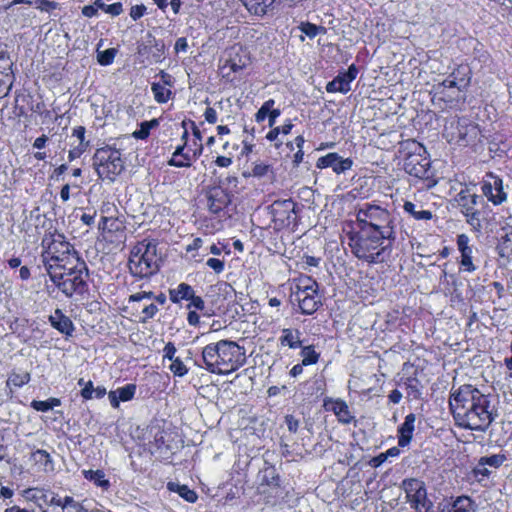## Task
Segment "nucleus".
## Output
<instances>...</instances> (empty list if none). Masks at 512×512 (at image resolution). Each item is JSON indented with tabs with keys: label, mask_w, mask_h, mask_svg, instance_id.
<instances>
[{
	"label": "nucleus",
	"mask_w": 512,
	"mask_h": 512,
	"mask_svg": "<svg viewBox=\"0 0 512 512\" xmlns=\"http://www.w3.org/2000/svg\"><path fill=\"white\" fill-rule=\"evenodd\" d=\"M293 295L299 304L302 314L305 315L314 314L322 304L318 290H313V292H293Z\"/></svg>",
	"instance_id": "obj_19"
},
{
	"label": "nucleus",
	"mask_w": 512,
	"mask_h": 512,
	"mask_svg": "<svg viewBox=\"0 0 512 512\" xmlns=\"http://www.w3.org/2000/svg\"><path fill=\"white\" fill-rule=\"evenodd\" d=\"M169 370L178 377H183L188 373V368L180 358H175L171 361Z\"/></svg>",
	"instance_id": "obj_52"
},
{
	"label": "nucleus",
	"mask_w": 512,
	"mask_h": 512,
	"mask_svg": "<svg viewBox=\"0 0 512 512\" xmlns=\"http://www.w3.org/2000/svg\"><path fill=\"white\" fill-rule=\"evenodd\" d=\"M158 261L156 244L142 241L132 248L128 267L134 277L142 279L150 277L158 271Z\"/></svg>",
	"instance_id": "obj_7"
},
{
	"label": "nucleus",
	"mask_w": 512,
	"mask_h": 512,
	"mask_svg": "<svg viewBox=\"0 0 512 512\" xmlns=\"http://www.w3.org/2000/svg\"><path fill=\"white\" fill-rule=\"evenodd\" d=\"M116 53L117 51L114 48H109L104 51H100L98 52L97 60L103 66L110 65L113 63Z\"/></svg>",
	"instance_id": "obj_51"
},
{
	"label": "nucleus",
	"mask_w": 512,
	"mask_h": 512,
	"mask_svg": "<svg viewBox=\"0 0 512 512\" xmlns=\"http://www.w3.org/2000/svg\"><path fill=\"white\" fill-rule=\"evenodd\" d=\"M62 503H64V497L50 490L46 504V507H48V512H60L63 506Z\"/></svg>",
	"instance_id": "obj_42"
},
{
	"label": "nucleus",
	"mask_w": 512,
	"mask_h": 512,
	"mask_svg": "<svg viewBox=\"0 0 512 512\" xmlns=\"http://www.w3.org/2000/svg\"><path fill=\"white\" fill-rule=\"evenodd\" d=\"M457 249L460 253V267L463 271L472 273L477 267L473 263V245L470 244V238L467 234H459L456 239Z\"/></svg>",
	"instance_id": "obj_15"
},
{
	"label": "nucleus",
	"mask_w": 512,
	"mask_h": 512,
	"mask_svg": "<svg viewBox=\"0 0 512 512\" xmlns=\"http://www.w3.org/2000/svg\"><path fill=\"white\" fill-rule=\"evenodd\" d=\"M202 360L208 372L229 375L246 363V352L235 341L220 340L203 348Z\"/></svg>",
	"instance_id": "obj_2"
},
{
	"label": "nucleus",
	"mask_w": 512,
	"mask_h": 512,
	"mask_svg": "<svg viewBox=\"0 0 512 512\" xmlns=\"http://www.w3.org/2000/svg\"><path fill=\"white\" fill-rule=\"evenodd\" d=\"M151 90L157 103L168 102L172 95L170 88L159 83H152Z\"/></svg>",
	"instance_id": "obj_35"
},
{
	"label": "nucleus",
	"mask_w": 512,
	"mask_h": 512,
	"mask_svg": "<svg viewBox=\"0 0 512 512\" xmlns=\"http://www.w3.org/2000/svg\"><path fill=\"white\" fill-rule=\"evenodd\" d=\"M466 222L471 226L472 231L481 232L482 224L480 220V212L478 210L464 214Z\"/></svg>",
	"instance_id": "obj_48"
},
{
	"label": "nucleus",
	"mask_w": 512,
	"mask_h": 512,
	"mask_svg": "<svg viewBox=\"0 0 512 512\" xmlns=\"http://www.w3.org/2000/svg\"><path fill=\"white\" fill-rule=\"evenodd\" d=\"M296 204L291 199L277 200L270 206V213L276 228L290 226L296 220Z\"/></svg>",
	"instance_id": "obj_11"
},
{
	"label": "nucleus",
	"mask_w": 512,
	"mask_h": 512,
	"mask_svg": "<svg viewBox=\"0 0 512 512\" xmlns=\"http://www.w3.org/2000/svg\"><path fill=\"white\" fill-rule=\"evenodd\" d=\"M318 283L308 276L300 277L295 284V290L293 292H313V290H318Z\"/></svg>",
	"instance_id": "obj_37"
},
{
	"label": "nucleus",
	"mask_w": 512,
	"mask_h": 512,
	"mask_svg": "<svg viewBox=\"0 0 512 512\" xmlns=\"http://www.w3.org/2000/svg\"><path fill=\"white\" fill-rule=\"evenodd\" d=\"M167 488L169 491L177 493L189 503H194L197 500V494L186 485H181L176 482H168Z\"/></svg>",
	"instance_id": "obj_32"
},
{
	"label": "nucleus",
	"mask_w": 512,
	"mask_h": 512,
	"mask_svg": "<svg viewBox=\"0 0 512 512\" xmlns=\"http://www.w3.org/2000/svg\"><path fill=\"white\" fill-rule=\"evenodd\" d=\"M43 247V263L48 272L54 268H65L69 265H82V260L78 256L72 244L66 237L58 232L46 235L42 240Z\"/></svg>",
	"instance_id": "obj_4"
},
{
	"label": "nucleus",
	"mask_w": 512,
	"mask_h": 512,
	"mask_svg": "<svg viewBox=\"0 0 512 512\" xmlns=\"http://www.w3.org/2000/svg\"><path fill=\"white\" fill-rule=\"evenodd\" d=\"M473 474L478 479V481H482L490 476L491 471L487 468V466L484 463H482L479 460L477 465L473 469Z\"/></svg>",
	"instance_id": "obj_57"
},
{
	"label": "nucleus",
	"mask_w": 512,
	"mask_h": 512,
	"mask_svg": "<svg viewBox=\"0 0 512 512\" xmlns=\"http://www.w3.org/2000/svg\"><path fill=\"white\" fill-rule=\"evenodd\" d=\"M60 404L61 402L58 398H49L46 401L33 400L31 402V407L36 411L47 412Z\"/></svg>",
	"instance_id": "obj_38"
},
{
	"label": "nucleus",
	"mask_w": 512,
	"mask_h": 512,
	"mask_svg": "<svg viewBox=\"0 0 512 512\" xmlns=\"http://www.w3.org/2000/svg\"><path fill=\"white\" fill-rule=\"evenodd\" d=\"M403 487L411 508L417 512H430L432 503L427 499L424 482L418 479H408L403 481Z\"/></svg>",
	"instance_id": "obj_10"
},
{
	"label": "nucleus",
	"mask_w": 512,
	"mask_h": 512,
	"mask_svg": "<svg viewBox=\"0 0 512 512\" xmlns=\"http://www.w3.org/2000/svg\"><path fill=\"white\" fill-rule=\"evenodd\" d=\"M324 407L326 410L332 411L337 417V420L342 424H350L355 419L348 404L342 399H326L324 401Z\"/></svg>",
	"instance_id": "obj_20"
},
{
	"label": "nucleus",
	"mask_w": 512,
	"mask_h": 512,
	"mask_svg": "<svg viewBox=\"0 0 512 512\" xmlns=\"http://www.w3.org/2000/svg\"><path fill=\"white\" fill-rule=\"evenodd\" d=\"M206 265L212 269L216 274H220L225 269V262L218 258H209L206 261Z\"/></svg>",
	"instance_id": "obj_59"
},
{
	"label": "nucleus",
	"mask_w": 512,
	"mask_h": 512,
	"mask_svg": "<svg viewBox=\"0 0 512 512\" xmlns=\"http://www.w3.org/2000/svg\"><path fill=\"white\" fill-rule=\"evenodd\" d=\"M86 270V264L82 262L81 266L72 264L63 269L54 268L47 274L65 296L72 297L74 294H83L87 290Z\"/></svg>",
	"instance_id": "obj_6"
},
{
	"label": "nucleus",
	"mask_w": 512,
	"mask_h": 512,
	"mask_svg": "<svg viewBox=\"0 0 512 512\" xmlns=\"http://www.w3.org/2000/svg\"><path fill=\"white\" fill-rule=\"evenodd\" d=\"M146 10H147V8L143 4L134 5L131 7L129 15L133 20L136 21V20L140 19L142 16H144V14L146 13Z\"/></svg>",
	"instance_id": "obj_62"
},
{
	"label": "nucleus",
	"mask_w": 512,
	"mask_h": 512,
	"mask_svg": "<svg viewBox=\"0 0 512 512\" xmlns=\"http://www.w3.org/2000/svg\"><path fill=\"white\" fill-rule=\"evenodd\" d=\"M13 62L9 55L5 52H0V75H13L11 72Z\"/></svg>",
	"instance_id": "obj_55"
},
{
	"label": "nucleus",
	"mask_w": 512,
	"mask_h": 512,
	"mask_svg": "<svg viewBox=\"0 0 512 512\" xmlns=\"http://www.w3.org/2000/svg\"><path fill=\"white\" fill-rule=\"evenodd\" d=\"M95 5L98 7V9H101L112 16H118L123 12V6L120 2H115L108 5L103 0H96Z\"/></svg>",
	"instance_id": "obj_44"
},
{
	"label": "nucleus",
	"mask_w": 512,
	"mask_h": 512,
	"mask_svg": "<svg viewBox=\"0 0 512 512\" xmlns=\"http://www.w3.org/2000/svg\"><path fill=\"white\" fill-rule=\"evenodd\" d=\"M440 86L444 88H457L459 91H463L468 87V80L467 78H454L451 74L448 78L443 80V82L440 84Z\"/></svg>",
	"instance_id": "obj_41"
},
{
	"label": "nucleus",
	"mask_w": 512,
	"mask_h": 512,
	"mask_svg": "<svg viewBox=\"0 0 512 512\" xmlns=\"http://www.w3.org/2000/svg\"><path fill=\"white\" fill-rule=\"evenodd\" d=\"M31 460L43 472L54 471L53 460H52L50 454L45 450L38 449V450L34 451L31 455Z\"/></svg>",
	"instance_id": "obj_28"
},
{
	"label": "nucleus",
	"mask_w": 512,
	"mask_h": 512,
	"mask_svg": "<svg viewBox=\"0 0 512 512\" xmlns=\"http://www.w3.org/2000/svg\"><path fill=\"white\" fill-rule=\"evenodd\" d=\"M245 7L256 15H264L276 0H241Z\"/></svg>",
	"instance_id": "obj_31"
},
{
	"label": "nucleus",
	"mask_w": 512,
	"mask_h": 512,
	"mask_svg": "<svg viewBox=\"0 0 512 512\" xmlns=\"http://www.w3.org/2000/svg\"><path fill=\"white\" fill-rule=\"evenodd\" d=\"M478 132V127L475 124L458 121L451 141H454L459 146H467L477 138Z\"/></svg>",
	"instance_id": "obj_18"
},
{
	"label": "nucleus",
	"mask_w": 512,
	"mask_h": 512,
	"mask_svg": "<svg viewBox=\"0 0 512 512\" xmlns=\"http://www.w3.org/2000/svg\"><path fill=\"white\" fill-rule=\"evenodd\" d=\"M299 30L305 34L310 39L316 37L319 33H325V28L322 26H317L310 22H302L299 25Z\"/></svg>",
	"instance_id": "obj_45"
},
{
	"label": "nucleus",
	"mask_w": 512,
	"mask_h": 512,
	"mask_svg": "<svg viewBox=\"0 0 512 512\" xmlns=\"http://www.w3.org/2000/svg\"><path fill=\"white\" fill-rule=\"evenodd\" d=\"M353 161L350 158H342L337 153H328L320 157L316 162L318 169L332 168L336 174H341L352 168Z\"/></svg>",
	"instance_id": "obj_16"
},
{
	"label": "nucleus",
	"mask_w": 512,
	"mask_h": 512,
	"mask_svg": "<svg viewBox=\"0 0 512 512\" xmlns=\"http://www.w3.org/2000/svg\"><path fill=\"white\" fill-rule=\"evenodd\" d=\"M358 75L357 67L352 64L348 67L347 71L339 73L332 81L326 85V90L329 93L340 92L343 94L351 90V83Z\"/></svg>",
	"instance_id": "obj_14"
},
{
	"label": "nucleus",
	"mask_w": 512,
	"mask_h": 512,
	"mask_svg": "<svg viewBox=\"0 0 512 512\" xmlns=\"http://www.w3.org/2000/svg\"><path fill=\"white\" fill-rule=\"evenodd\" d=\"M93 165L97 175L102 179L114 181L124 169V162L121 152L110 146H105L96 150L93 156Z\"/></svg>",
	"instance_id": "obj_8"
},
{
	"label": "nucleus",
	"mask_w": 512,
	"mask_h": 512,
	"mask_svg": "<svg viewBox=\"0 0 512 512\" xmlns=\"http://www.w3.org/2000/svg\"><path fill=\"white\" fill-rule=\"evenodd\" d=\"M82 473L85 479L92 481L96 486L103 489L109 488L110 482L105 478L102 470H83Z\"/></svg>",
	"instance_id": "obj_33"
},
{
	"label": "nucleus",
	"mask_w": 512,
	"mask_h": 512,
	"mask_svg": "<svg viewBox=\"0 0 512 512\" xmlns=\"http://www.w3.org/2000/svg\"><path fill=\"white\" fill-rule=\"evenodd\" d=\"M60 512H88L81 503L76 501L72 496H64V503Z\"/></svg>",
	"instance_id": "obj_40"
},
{
	"label": "nucleus",
	"mask_w": 512,
	"mask_h": 512,
	"mask_svg": "<svg viewBox=\"0 0 512 512\" xmlns=\"http://www.w3.org/2000/svg\"><path fill=\"white\" fill-rule=\"evenodd\" d=\"M188 301L189 304L187 305V309L191 310L192 308L203 311L205 309V302L200 296H196L195 293L193 294V297L190 298Z\"/></svg>",
	"instance_id": "obj_60"
},
{
	"label": "nucleus",
	"mask_w": 512,
	"mask_h": 512,
	"mask_svg": "<svg viewBox=\"0 0 512 512\" xmlns=\"http://www.w3.org/2000/svg\"><path fill=\"white\" fill-rule=\"evenodd\" d=\"M411 146V152L404 160L405 171L420 179L429 178L431 176V162L426 156L425 148L416 142H412Z\"/></svg>",
	"instance_id": "obj_9"
},
{
	"label": "nucleus",
	"mask_w": 512,
	"mask_h": 512,
	"mask_svg": "<svg viewBox=\"0 0 512 512\" xmlns=\"http://www.w3.org/2000/svg\"><path fill=\"white\" fill-rule=\"evenodd\" d=\"M403 210L410 214L415 220H431L433 214L429 210H417L416 205L410 201H405Z\"/></svg>",
	"instance_id": "obj_34"
},
{
	"label": "nucleus",
	"mask_w": 512,
	"mask_h": 512,
	"mask_svg": "<svg viewBox=\"0 0 512 512\" xmlns=\"http://www.w3.org/2000/svg\"><path fill=\"white\" fill-rule=\"evenodd\" d=\"M404 385L408 390V394L413 395L415 397L420 395V383L416 377H407L404 381Z\"/></svg>",
	"instance_id": "obj_56"
},
{
	"label": "nucleus",
	"mask_w": 512,
	"mask_h": 512,
	"mask_svg": "<svg viewBox=\"0 0 512 512\" xmlns=\"http://www.w3.org/2000/svg\"><path fill=\"white\" fill-rule=\"evenodd\" d=\"M50 489L44 487H30L22 491V497L33 502L41 512H48L46 507Z\"/></svg>",
	"instance_id": "obj_22"
},
{
	"label": "nucleus",
	"mask_w": 512,
	"mask_h": 512,
	"mask_svg": "<svg viewBox=\"0 0 512 512\" xmlns=\"http://www.w3.org/2000/svg\"><path fill=\"white\" fill-rule=\"evenodd\" d=\"M29 381H30V374L28 372H23V373L12 372L7 379V385L20 388V387L24 386L25 384H27Z\"/></svg>",
	"instance_id": "obj_39"
},
{
	"label": "nucleus",
	"mask_w": 512,
	"mask_h": 512,
	"mask_svg": "<svg viewBox=\"0 0 512 512\" xmlns=\"http://www.w3.org/2000/svg\"><path fill=\"white\" fill-rule=\"evenodd\" d=\"M51 326L66 336H72L74 332V324L72 320L66 316L60 309H56L52 315L49 316Z\"/></svg>",
	"instance_id": "obj_23"
},
{
	"label": "nucleus",
	"mask_w": 512,
	"mask_h": 512,
	"mask_svg": "<svg viewBox=\"0 0 512 512\" xmlns=\"http://www.w3.org/2000/svg\"><path fill=\"white\" fill-rule=\"evenodd\" d=\"M479 196L476 194H469L465 191H461L457 195V202L460 207L461 213L467 214L475 211V206L478 204Z\"/></svg>",
	"instance_id": "obj_29"
},
{
	"label": "nucleus",
	"mask_w": 512,
	"mask_h": 512,
	"mask_svg": "<svg viewBox=\"0 0 512 512\" xmlns=\"http://www.w3.org/2000/svg\"><path fill=\"white\" fill-rule=\"evenodd\" d=\"M186 147V142L176 147L172 157L168 160L169 166L177 168L190 167L203 152V145L201 143H196L195 148L189 146V151L185 150Z\"/></svg>",
	"instance_id": "obj_13"
},
{
	"label": "nucleus",
	"mask_w": 512,
	"mask_h": 512,
	"mask_svg": "<svg viewBox=\"0 0 512 512\" xmlns=\"http://www.w3.org/2000/svg\"><path fill=\"white\" fill-rule=\"evenodd\" d=\"M479 460L486 466L498 468L504 463V461L506 460V456L503 454H494L490 456L481 457Z\"/></svg>",
	"instance_id": "obj_50"
},
{
	"label": "nucleus",
	"mask_w": 512,
	"mask_h": 512,
	"mask_svg": "<svg viewBox=\"0 0 512 512\" xmlns=\"http://www.w3.org/2000/svg\"><path fill=\"white\" fill-rule=\"evenodd\" d=\"M89 147V143L78 144L71 148L68 152L69 161L79 158Z\"/></svg>",
	"instance_id": "obj_58"
},
{
	"label": "nucleus",
	"mask_w": 512,
	"mask_h": 512,
	"mask_svg": "<svg viewBox=\"0 0 512 512\" xmlns=\"http://www.w3.org/2000/svg\"><path fill=\"white\" fill-rule=\"evenodd\" d=\"M275 101L273 99H269L265 101L259 110L255 114V120L260 123L263 122L272 111Z\"/></svg>",
	"instance_id": "obj_49"
},
{
	"label": "nucleus",
	"mask_w": 512,
	"mask_h": 512,
	"mask_svg": "<svg viewBox=\"0 0 512 512\" xmlns=\"http://www.w3.org/2000/svg\"><path fill=\"white\" fill-rule=\"evenodd\" d=\"M454 78H467L468 80V85L470 84V80H471V72H470V69L467 67V66H458L452 73Z\"/></svg>",
	"instance_id": "obj_61"
},
{
	"label": "nucleus",
	"mask_w": 512,
	"mask_h": 512,
	"mask_svg": "<svg viewBox=\"0 0 512 512\" xmlns=\"http://www.w3.org/2000/svg\"><path fill=\"white\" fill-rule=\"evenodd\" d=\"M207 207L213 214H219L230 203V196L220 186L212 187L207 192Z\"/></svg>",
	"instance_id": "obj_17"
},
{
	"label": "nucleus",
	"mask_w": 512,
	"mask_h": 512,
	"mask_svg": "<svg viewBox=\"0 0 512 512\" xmlns=\"http://www.w3.org/2000/svg\"><path fill=\"white\" fill-rule=\"evenodd\" d=\"M360 229L377 233L382 238L396 239L395 216L387 209L370 203H364L356 213Z\"/></svg>",
	"instance_id": "obj_5"
},
{
	"label": "nucleus",
	"mask_w": 512,
	"mask_h": 512,
	"mask_svg": "<svg viewBox=\"0 0 512 512\" xmlns=\"http://www.w3.org/2000/svg\"><path fill=\"white\" fill-rule=\"evenodd\" d=\"M293 128V124L289 121L287 123H285L283 126L281 127H274L272 128L266 135V138L269 140V141H275L279 134H283V135H287L291 132Z\"/></svg>",
	"instance_id": "obj_47"
},
{
	"label": "nucleus",
	"mask_w": 512,
	"mask_h": 512,
	"mask_svg": "<svg viewBox=\"0 0 512 512\" xmlns=\"http://www.w3.org/2000/svg\"><path fill=\"white\" fill-rule=\"evenodd\" d=\"M394 241L360 228L359 231L349 235V246L352 253L358 259L370 264L384 262L391 254Z\"/></svg>",
	"instance_id": "obj_3"
},
{
	"label": "nucleus",
	"mask_w": 512,
	"mask_h": 512,
	"mask_svg": "<svg viewBox=\"0 0 512 512\" xmlns=\"http://www.w3.org/2000/svg\"><path fill=\"white\" fill-rule=\"evenodd\" d=\"M301 332L297 329L284 328L282 335L279 337V343L282 347H289L290 349H297L301 347L302 341L300 339Z\"/></svg>",
	"instance_id": "obj_27"
},
{
	"label": "nucleus",
	"mask_w": 512,
	"mask_h": 512,
	"mask_svg": "<svg viewBox=\"0 0 512 512\" xmlns=\"http://www.w3.org/2000/svg\"><path fill=\"white\" fill-rule=\"evenodd\" d=\"M154 298L160 304H164L165 301H166V297L163 294H160L159 296L155 297L152 292H146V291H141V292H137L135 294H132L130 296V298H129V301L130 302H140V301H143L145 299L151 300V299H154Z\"/></svg>",
	"instance_id": "obj_46"
},
{
	"label": "nucleus",
	"mask_w": 512,
	"mask_h": 512,
	"mask_svg": "<svg viewBox=\"0 0 512 512\" xmlns=\"http://www.w3.org/2000/svg\"><path fill=\"white\" fill-rule=\"evenodd\" d=\"M302 365L309 366L316 364L320 358V354L316 352L314 346H305L301 350Z\"/></svg>",
	"instance_id": "obj_36"
},
{
	"label": "nucleus",
	"mask_w": 512,
	"mask_h": 512,
	"mask_svg": "<svg viewBox=\"0 0 512 512\" xmlns=\"http://www.w3.org/2000/svg\"><path fill=\"white\" fill-rule=\"evenodd\" d=\"M13 78V75H0V99L8 96L13 85Z\"/></svg>",
	"instance_id": "obj_53"
},
{
	"label": "nucleus",
	"mask_w": 512,
	"mask_h": 512,
	"mask_svg": "<svg viewBox=\"0 0 512 512\" xmlns=\"http://www.w3.org/2000/svg\"><path fill=\"white\" fill-rule=\"evenodd\" d=\"M449 406L459 427L485 431L493 421L489 396L471 384L452 388Z\"/></svg>",
	"instance_id": "obj_1"
},
{
	"label": "nucleus",
	"mask_w": 512,
	"mask_h": 512,
	"mask_svg": "<svg viewBox=\"0 0 512 512\" xmlns=\"http://www.w3.org/2000/svg\"><path fill=\"white\" fill-rule=\"evenodd\" d=\"M136 393V385L135 384H127L125 386L119 387L114 391H110L108 393V398L110 404L113 408H118L120 402H127L134 398Z\"/></svg>",
	"instance_id": "obj_25"
},
{
	"label": "nucleus",
	"mask_w": 512,
	"mask_h": 512,
	"mask_svg": "<svg viewBox=\"0 0 512 512\" xmlns=\"http://www.w3.org/2000/svg\"><path fill=\"white\" fill-rule=\"evenodd\" d=\"M481 190L488 201L494 205H501L507 200V194L503 188V180L492 172L485 175Z\"/></svg>",
	"instance_id": "obj_12"
},
{
	"label": "nucleus",
	"mask_w": 512,
	"mask_h": 512,
	"mask_svg": "<svg viewBox=\"0 0 512 512\" xmlns=\"http://www.w3.org/2000/svg\"><path fill=\"white\" fill-rule=\"evenodd\" d=\"M250 63V58L246 51L241 47H233L229 51V58L222 67L223 70L229 68L230 71L237 73L246 68Z\"/></svg>",
	"instance_id": "obj_21"
},
{
	"label": "nucleus",
	"mask_w": 512,
	"mask_h": 512,
	"mask_svg": "<svg viewBox=\"0 0 512 512\" xmlns=\"http://www.w3.org/2000/svg\"><path fill=\"white\" fill-rule=\"evenodd\" d=\"M176 351L177 350L175 345L172 342H168L163 349V358L172 361L173 359L177 358L175 356Z\"/></svg>",
	"instance_id": "obj_63"
},
{
	"label": "nucleus",
	"mask_w": 512,
	"mask_h": 512,
	"mask_svg": "<svg viewBox=\"0 0 512 512\" xmlns=\"http://www.w3.org/2000/svg\"><path fill=\"white\" fill-rule=\"evenodd\" d=\"M157 125L158 122L155 119L151 121H144L140 124V127L133 132L132 136L136 139L144 140L149 136L150 130Z\"/></svg>",
	"instance_id": "obj_43"
},
{
	"label": "nucleus",
	"mask_w": 512,
	"mask_h": 512,
	"mask_svg": "<svg viewBox=\"0 0 512 512\" xmlns=\"http://www.w3.org/2000/svg\"><path fill=\"white\" fill-rule=\"evenodd\" d=\"M203 243H204V241L202 238L196 237L191 241V243H189L186 246L185 250L187 253H193V252L199 250L203 246Z\"/></svg>",
	"instance_id": "obj_64"
},
{
	"label": "nucleus",
	"mask_w": 512,
	"mask_h": 512,
	"mask_svg": "<svg viewBox=\"0 0 512 512\" xmlns=\"http://www.w3.org/2000/svg\"><path fill=\"white\" fill-rule=\"evenodd\" d=\"M476 504L468 496H459L450 503H445L440 507L439 512H475Z\"/></svg>",
	"instance_id": "obj_24"
},
{
	"label": "nucleus",
	"mask_w": 512,
	"mask_h": 512,
	"mask_svg": "<svg viewBox=\"0 0 512 512\" xmlns=\"http://www.w3.org/2000/svg\"><path fill=\"white\" fill-rule=\"evenodd\" d=\"M416 416L413 413L408 414L404 422L398 428V445L400 447L407 446L412 439L415 430Z\"/></svg>",
	"instance_id": "obj_26"
},
{
	"label": "nucleus",
	"mask_w": 512,
	"mask_h": 512,
	"mask_svg": "<svg viewBox=\"0 0 512 512\" xmlns=\"http://www.w3.org/2000/svg\"><path fill=\"white\" fill-rule=\"evenodd\" d=\"M193 288L187 283H180L177 287L170 289L169 298L170 300L178 304L182 300H189L194 294Z\"/></svg>",
	"instance_id": "obj_30"
},
{
	"label": "nucleus",
	"mask_w": 512,
	"mask_h": 512,
	"mask_svg": "<svg viewBox=\"0 0 512 512\" xmlns=\"http://www.w3.org/2000/svg\"><path fill=\"white\" fill-rule=\"evenodd\" d=\"M158 311V306L155 303L151 302L149 304H144L141 311L142 316L140 321L143 323L147 322L149 319H152Z\"/></svg>",
	"instance_id": "obj_54"
}]
</instances>
